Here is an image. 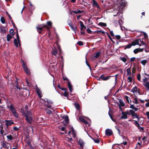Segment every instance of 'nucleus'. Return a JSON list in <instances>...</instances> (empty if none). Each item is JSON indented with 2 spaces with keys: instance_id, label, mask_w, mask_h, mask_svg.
Returning <instances> with one entry per match:
<instances>
[{
  "instance_id": "obj_1",
  "label": "nucleus",
  "mask_w": 149,
  "mask_h": 149,
  "mask_svg": "<svg viewBox=\"0 0 149 149\" xmlns=\"http://www.w3.org/2000/svg\"><path fill=\"white\" fill-rule=\"evenodd\" d=\"M134 94V96L132 97V99L133 100V102L135 104H139L140 102L141 103H143L144 102V101L143 100H142L139 98H138L136 95L137 91V88L135 86L131 90V91Z\"/></svg>"
},
{
  "instance_id": "obj_2",
  "label": "nucleus",
  "mask_w": 149,
  "mask_h": 149,
  "mask_svg": "<svg viewBox=\"0 0 149 149\" xmlns=\"http://www.w3.org/2000/svg\"><path fill=\"white\" fill-rule=\"evenodd\" d=\"M1 147L0 149H9L11 148L10 143L6 141H2L1 142Z\"/></svg>"
},
{
  "instance_id": "obj_3",
  "label": "nucleus",
  "mask_w": 149,
  "mask_h": 149,
  "mask_svg": "<svg viewBox=\"0 0 149 149\" xmlns=\"http://www.w3.org/2000/svg\"><path fill=\"white\" fill-rule=\"evenodd\" d=\"M21 62L22 63V65L23 68L25 71V72L28 75L30 74V72L29 69L27 68L26 66V64L25 62L21 59Z\"/></svg>"
},
{
  "instance_id": "obj_4",
  "label": "nucleus",
  "mask_w": 149,
  "mask_h": 149,
  "mask_svg": "<svg viewBox=\"0 0 149 149\" xmlns=\"http://www.w3.org/2000/svg\"><path fill=\"white\" fill-rule=\"evenodd\" d=\"M26 120L29 123H31L32 122V119L31 118L32 113L30 112H28L25 115Z\"/></svg>"
},
{
  "instance_id": "obj_5",
  "label": "nucleus",
  "mask_w": 149,
  "mask_h": 149,
  "mask_svg": "<svg viewBox=\"0 0 149 149\" xmlns=\"http://www.w3.org/2000/svg\"><path fill=\"white\" fill-rule=\"evenodd\" d=\"M143 85L146 88L147 91H149V81H148V79L145 77L143 80Z\"/></svg>"
},
{
  "instance_id": "obj_6",
  "label": "nucleus",
  "mask_w": 149,
  "mask_h": 149,
  "mask_svg": "<svg viewBox=\"0 0 149 149\" xmlns=\"http://www.w3.org/2000/svg\"><path fill=\"white\" fill-rule=\"evenodd\" d=\"M122 116L121 117V119H126L127 118V115H130V113L128 111H126L125 112L122 111Z\"/></svg>"
},
{
  "instance_id": "obj_7",
  "label": "nucleus",
  "mask_w": 149,
  "mask_h": 149,
  "mask_svg": "<svg viewBox=\"0 0 149 149\" xmlns=\"http://www.w3.org/2000/svg\"><path fill=\"white\" fill-rule=\"evenodd\" d=\"M41 100L43 101L44 102V105L45 106H47L48 108H50L51 106L49 104H48V103H52V101L50 100H48L47 99H45L43 100V99L41 98Z\"/></svg>"
},
{
  "instance_id": "obj_8",
  "label": "nucleus",
  "mask_w": 149,
  "mask_h": 149,
  "mask_svg": "<svg viewBox=\"0 0 149 149\" xmlns=\"http://www.w3.org/2000/svg\"><path fill=\"white\" fill-rule=\"evenodd\" d=\"M10 108L11 111L16 117H17V113L16 112V110L13 107V104H11L10 106Z\"/></svg>"
},
{
  "instance_id": "obj_9",
  "label": "nucleus",
  "mask_w": 149,
  "mask_h": 149,
  "mask_svg": "<svg viewBox=\"0 0 149 149\" xmlns=\"http://www.w3.org/2000/svg\"><path fill=\"white\" fill-rule=\"evenodd\" d=\"M129 112H130V115H131L132 117H134L139 120V118L138 116L133 110L132 109L130 110Z\"/></svg>"
},
{
  "instance_id": "obj_10",
  "label": "nucleus",
  "mask_w": 149,
  "mask_h": 149,
  "mask_svg": "<svg viewBox=\"0 0 149 149\" xmlns=\"http://www.w3.org/2000/svg\"><path fill=\"white\" fill-rule=\"evenodd\" d=\"M71 132L69 131L68 132V133L70 134L71 133V134L72 135V137H75L76 136V132L74 130L73 127H71Z\"/></svg>"
},
{
  "instance_id": "obj_11",
  "label": "nucleus",
  "mask_w": 149,
  "mask_h": 149,
  "mask_svg": "<svg viewBox=\"0 0 149 149\" xmlns=\"http://www.w3.org/2000/svg\"><path fill=\"white\" fill-rule=\"evenodd\" d=\"M113 134L112 131L109 129H107L105 130V134L106 135L109 136Z\"/></svg>"
},
{
  "instance_id": "obj_12",
  "label": "nucleus",
  "mask_w": 149,
  "mask_h": 149,
  "mask_svg": "<svg viewBox=\"0 0 149 149\" xmlns=\"http://www.w3.org/2000/svg\"><path fill=\"white\" fill-rule=\"evenodd\" d=\"M62 117L63 118L65 119L63 121L64 124H67L69 122V119L68 116L67 115H65L62 116Z\"/></svg>"
},
{
  "instance_id": "obj_13",
  "label": "nucleus",
  "mask_w": 149,
  "mask_h": 149,
  "mask_svg": "<svg viewBox=\"0 0 149 149\" xmlns=\"http://www.w3.org/2000/svg\"><path fill=\"white\" fill-rule=\"evenodd\" d=\"M18 42H19V36L18 35V34H17V39H15L14 40V43L15 46V47H18Z\"/></svg>"
},
{
  "instance_id": "obj_14",
  "label": "nucleus",
  "mask_w": 149,
  "mask_h": 149,
  "mask_svg": "<svg viewBox=\"0 0 149 149\" xmlns=\"http://www.w3.org/2000/svg\"><path fill=\"white\" fill-rule=\"evenodd\" d=\"M132 46H135L136 45H139V46H141V45L139 44V40H136L135 41L132 42Z\"/></svg>"
},
{
  "instance_id": "obj_15",
  "label": "nucleus",
  "mask_w": 149,
  "mask_h": 149,
  "mask_svg": "<svg viewBox=\"0 0 149 149\" xmlns=\"http://www.w3.org/2000/svg\"><path fill=\"white\" fill-rule=\"evenodd\" d=\"M5 121L6 122L5 124L7 126H9L14 123L11 120H5Z\"/></svg>"
},
{
  "instance_id": "obj_16",
  "label": "nucleus",
  "mask_w": 149,
  "mask_h": 149,
  "mask_svg": "<svg viewBox=\"0 0 149 149\" xmlns=\"http://www.w3.org/2000/svg\"><path fill=\"white\" fill-rule=\"evenodd\" d=\"M36 91L39 97L40 98H41L42 96L41 95V92L40 91V90L37 87V85H36Z\"/></svg>"
},
{
  "instance_id": "obj_17",
  "label": "nucleus",
  "mask_w": 149,
  "mask_h": 149,
  "mask_svg": "<svg viewBox=\"0 0 149 149\" xmlns=\"http://www.w3.org/2000/svg\"><path fill=\"white\" fill-rule=\"evenodd\" d=\"M118 104L119 105V106H120L123 107L125 106V103L121 99L119 100V102L118 103Z\"/></svg>"
},
{
  "instance_id": "obj_18",
  "label": "nucleus",
  "mask_w": 149,
  "mask_h": 149,
  "mask_svg": "<svg viewBox=\"0 0 149 149\" xmlns=\"http://www.w3.org/2000/svg\"><path fill=\"white\" fill-rule=\"evenodd\" d=\"M143 48H137L135 49L133 52L134 53L136 54L137 53L139 52H143Z\"/></svg>"
},
{
  "instance_id": "obj_19",
  "label": "nucleus",
  "mask_w": 149,
  "mask_h": 149,
  "mask_svg": "<svg viewBox=\"0 0 149 149\" xmlns=\"http://www.w3.org/2000/svg\"><path fill=\"white\" fill-rule=\"evenodd\" d=\"M92 5L94 7H96L98 8H100L99 5L95 0H93Z\"/></svg>"
},
{
  "instance_id": "obj_20",
  "label": "nucleus",
  "mask_w": 149,
  "mask_h": 149,
  "mask_svg": "<svg viewBox=\"0 0 149 149\" xmlns=\"http://www.w3.org/2000/svg\"><path fill=\"white\" fill-rule=\"evenodd\" d=\"M100 55V52H97L95 53V54H94L93 58V59H95L97 58Z\"/></svg>"
},
{
  "instance_id": "obj_21",
  "label": "nucleus",
  "mask_w": 149,
  "mask_h": 149,
  "mask_svg": "<svg viewBox=\"0 0 149 149\" xmlns=\"http://www.w3.org/2000/svg\"><path fill=\"white\" fill-rule=\"evenodd\" d=\"M78 143L80 146L82 148H83L84 143L82 140L80 139L78 141Z\"/></svg>"
},
{
  "instance_id": "obj_22",
  "label": "nucleus",
  "mask_w": 149,
  "mask_h": 149,
  "mask_svg": "<svg viewBox=\"0 0 149 149\" xmlns=\"http://www.w3.org/2000/svg\"><path fill=\"white\" fill-rule=\"evenodd\" d=\"M44 27H36V28L37 29V31L39 33H41V31L42 30V29Z\"/></svg>"
},
{
  "instance_id": "obj_23",
  "label": "nucleus",
  "mask_w": 149,
  "mask_h": 149,
  "mask_svg": "<svg viewBox=\"0 0 149 149\" xmlns=\"http://www.w3.org/2000/svg\"><path fill=\"white\" fill-rule=\"evenodd\" d=\"M68 87L70 91L71 92L72 90V86L71 84L69 82L68 83Z\"/></svg>"
},
{
  "instance_id": "obj_24",
  "label": "nucleus",
  "mask_w": 149,
  "mask_h": 149,
  "mask_svg": "<svg viewBox=\"0 0 149 149\" xmlns=\"http://www.w3.org/2000/svg\"><path fill=\"white\" fill-rule=\"evenodd\" d=\"M117 145L120 146V145H122V148H123V147H124L125 145H126L127 144V142L126 141H125L124 142H123V143H121L118 144H117Z\"/></svg>"
},
{
  "instance_id": "obj_25",
  "label": "nucleus",
  "mask_w": 149,
  "mask_h": 149,
  "mask_svg": "<svg viewBox=\"0 0 149 149\" xmlns=\"http://www.w3.org/2000/svg\"><path fill=\"white\" fill-rule=\"evenodd\" d=\"M12 36L9 34H8L7 36V40L8 41H9L10 39L12 38Z\"/></svg>"
},
{
  "instance_id": "obj_26",
  "label": "nucleus",
  "mask_w": 149,
  "mask_h": 149,
  "mask_svg": "<svg viewBox=\"0 0 149 149\" xmlns=\"http://www.w3.org/2000/svg\"><path fill=\"white\" fill-rule=\"evenodd\" d=\"M119 58L120 60H121L124 63H126L127 61V59L125 58L120 57Z\"/></svg>"
},
{
  "instance_id": "obj_27",
  "label": "nucleus",
  "mask_w": 149,
  "mask_h": 149,
  "mask_svg": "<svg viewBox=\"0 0 149 149\" xmlns=\"http://www.w3.org/2000/svg\"><path fill=\"white\" fill-rule=\"evenodd\" d=\"M6 137L8 141H11L13 139V136L11 135H8Z\"/></svg>"
},
{
  "instance_id": "obj_28",
  "label": "nucleus",
  "mask_w": 149,
  "mask_h": 149,
  "mask_svg": "<svg viewBox=\"0 0 149 149\" xmlns=\"http://www.w3.org/2000/svg\"><path fill=\"white\" fill-rule=\"evenodd\" d=\"M27 132H28L29 130V132L31 131L32 132H33V128L31 126H28L27 127Z\"/></svg>"
},
{
  "instance_id": "obj_29",
  "label": "nucleus",
  "mask_w": 149,
  "mask_h": 149,
  "mask_svg": "<svg viewBox=\"0 0 149 149\" xmlns=\"http://www.w3.org/2000/svg\"><path fill=\"white\" fill-rule=\"evenodd\" d=\"M70 27L71 29L74 31L75 33H76V28L74 27L73 24H71L70 25Z\"/></svg>"
},
{
  "instance_id": "obj_30",
  "label": "nucleus",
  "mask_w": 149,
  "mask_h": 149,
  "mask_svg": "<svg viewBox=\"0 0 149 149\" xmlns=\"http://www.w3.org/2000/svg\"><path fill=\"white\" fill-rule=\"evenodd\" d=\"M98 24L99 25L101 26H107L106 23L102 22H100Z\"/></svg>"
},
{
  "instance_id": "obj_31",
  "label": "nucleus",
  "mask_w": 149,
  "mask_h": 149,
  "mask_svg": "<svg viewBox=\"0 0 149 149\" xmlns=\"http://www.w3.org/2000/svg\"><path fill=\"white\" fill-rule=\"evenodd\" d=\"M127 74L129 75H131V69L130 68H128L127 69Z\"/></svg>"
},
{
  "instance_id": "obj_32",
  "label": "nucleus",
  "mask_w": 149,
  "mask_h": 149,
  "mask_svg": "<svg viewBox=\"0 0 149 149\" xmlns=\"http://www.w3.org/2000/svg\"><path fill=\"white\" fill-rule=\"evenodd\" d=\"M74 104L77 110H79L80 109V106L79 104H76V103H74Z\"/></svg>"
},
{
  "instance_id": "obj_33",
  "label": "nucleus",
  "mask_w": 149,
  "mask_h": 149,
  "mask_svg": "<svg viewBox=\"0 0 149 149\" xmlns=\"http://www.w3.org/2000/svg\"><path fill=\"white\" fill-rule=\"evenodd\" d=\"M73 12L77 14L78 13H82V12L80 10H78L77 11L76 10H74L73 11Z\"/></svg>"
},
{
  "instance_id": "obj_34",
  "label": "nucleus",
  "mask_w": 149,
  "mask_h": 149,
  "mask_svg": "<svg viewBox=\"0 0 149 149\" xmlns=\"http://www.w3.org/2000/svg\"><path fill=\"white\" fill-rule=\"evenodd\" d=\"M1 22L3 24H4L5 23V20L4 18L3 17H1Z\"/></svg>"
},
{
  "instance_id": "obj_35",
  "label": "nucleus",
  "mask_w": 149,
  "mask_h": 149,
  "mask_svg": "<svg viewBox=\"0 0 149 149\" xmlns=\"http://www.w3.org/2000/svg\"><path fill=\"white\" fill-rule=\"evenodd\" d=\"M147 62V61L146 60H143L141 61V63L143 65H145Z\"/></svg>"
},
{
  "instance_id": "obj_36",
  "label": "nucleus",
  "mask_w": 149,
  "mask_h": 149,
  "mask_svg": "<svg viewBox=\"0 0 149 149\" xmlns=\"http://www.w3.org/2000/svg\"><path fill=\"white\" fill-rule=\"evenodd\" d=\"M125 99L127 102L129 103V101H130V99L129 98V97L127 95L125 96Z\"/></svg>"
},
{
  "instance_id": "obj_37",
  "label": "nucleus",
  "mask_w": 149,
  "mask_h": 149,
  "mask_svg": "<svg viewBox=\"0 0 149 149\" xmlns=\"http://www.w3.org/2000/svg\"><path fill=\"white\" fill-rule=\"evenodd\" d=\"M57 53V51L55 49L52 52V54L54 55H56Z\"/></svg>"
},
{
  "instance_id": "obj_38",
  "label": "nucleus",
  "mask_w": 149,
  "mask_h": 149,
  "mask_svg": "<svg viewBox=\"0 0 149 149\" xmlns=\"http://www.w3.org/2000/svg\"><path fill=\"white\" fill-rule=\"evenodd\" d=\"M10 33L11 35H14V30L12 29H11L10 31Z\"/></svg>"
},
{
  "instance_id": "obj_39",
  "label": "nucleus",
  "mask_w": 149,
  "mask_h": 149,
  "mask_svg": "<svg viewBox=\"0 0 149 149\" xmlns=\"http://www.w3.org/2000/svg\"><path fill=\"white\" fill-rule=\"evenodd\" d=\"M45 110L47 113L48 114H51L52 113V112L51 110L47 109H46Z\"/></svg>"
},
{
  "instance_id": "obj_40",
  "label": "nucleus",
  "mask_w": 149,
  "mask_h": 149,
  "mask_svg": "<svg viewBox=\"0 0 149 149\" xmlns=\"http://www.w3.org/2000/svg\"><path fill=\"white\" fill-rule=\"evenodd\" d=\"M132 46V44H128L125 46V47L127 48H130Z\"/></svg>"
},
{
  "instance_id": "obj_41",
  "label": "nucleus",
  "mask_w": 149,
  "mask_h": 149,
  "mask_svg": "<svg viewBox=\"0 0 149 149\" xmlns=\"http://www.w3.org/2000/svg\"><path fill=\"white\" fill-rule=\"evenodd\" d=\"M127 79L128 82H131L132 80V78L130 77H128L127 78Z\"/></svg>"
},
{
  "instance_id": "obj_42",
  "label": "nucleus",
  "mask_w": 149,
  "mask_h": 149,
  "mask_svg": "<svg viewBox=\"0 0 149 149\" xmlns=\"http://www.w3.org/2000/svg\"><path fill=\"white\" fill-rule=\"evenodd\" d=\"M77 43L79 45L82 46L83 45V42L81 41L78 42Z\"/></svg>"
},
{
  "instance_id": "obj_43",
  "label": "nucleus",
  "mask_w": 149,
  "mask_h": 149,
  "mask_svg": "<svg viewBox=\"0 0 149 149\" xmlns=\"http://www.w3.org/2000/svg\"><path fill=\"white\" fill-rule=\"evenodd\" d=\"M93 139V140L96 143H98L100 142V141L98 139Z\"/></svg>"
},
{
  "instance_id": "obj_44",
  "label": "nucleus",
  "mask_w": 149,
  "mask_h": 149,
  "mask_svg": "<svg viewBox=\"0 0 149 149\" xmlns=\"http://www.w3.org/2000/svg\"><path fill=\"white\" fill-rule=\"evenodd\" d=\"M134 122L135 124L136 125V126H137V127H140V125L137 121L135 120Z\"/></svg>"
},
{
  "instance_id": "obj_45",
  "label": "nucleus",
  "mask_w": 149,
  "mask_h": 149,
  "mask_svg": "<svg viewBox=\"0 0 149 149\" xmlns=\"http://www.w3.org/2000/svg\"><path fill=\"white\" fill-rule=\"evenodd\" d=\"M64 95L65 97H68V94L67 93V91H65Z\"/></svg>"
},
{
  "instance_id": "obj_46",
  "label": "nucleus",
  "mask_w": 149,
  "mask_h": 149,
  "mask_svg": "<svg viewBox=\"0 0 149 149\" xmlns=\"http://www.w3.org/2000/svg\"><path fill=\"white\" fill-rule=\"evenodd\" d=\"M79 119L80 120H81V121H82L83 122H84V120H85L84 118L82 117H80L79 118Z\"/></svg>"
},
{
  "instance_id": "obj_47",
  "label": "nucleus",
  "mask_w": 149,
  "mask_h": 149,
  "mask_svg": "<svg viewBox=\"0 0 149 149\" xmlns=\"http://www.w3.org/2000/svg\"><path fill=\"white\" fill-rule=\"evenodd\" d=\"M139 42H140L141 43H142V45H146V43L143 42V40H139Z\"/></svg>"
},
{
  "instance_id": "obj_48",
  "label": "nucleus",
  "mask_w": 149,
  "mask_h": 149,
  "mask_svg": "<svg viewBox=\"0 0 149 149\" xmlns=\"http://www.w3.org/2000/svg\"><path fill=\"white\" fill-rule=\"evenodd\" d=\"M137 78L138 80L139 81H140V80H141V75L140 74H139L137 76Z\"/></svg>"
},
{
  "instance_id": "obj_49",
  "label": "nucleus",
  "mask_w": 149,
  "mask_h": 149,
  "mask_svg": "<svg viewBox=\"0 0 149 149\" xmlns=\"http://www.w3.org/2000/svg\"><path fill=\"white\" fill-rule=\"evenodd\" d=\"M86 65L89 67L90 69V70H91V67L90 65L88 63V61H87L86 60Z\"/></svg>"
},
{
  "instance_id": "obj_50",
  "label": "nucleus",
  "mask_w": 149,
  "mask_h": 149,
  "mask_svg": "<svg viewBox=\"0 0 149 149\" xmlns=\"http://www.w3.org/2000/svg\"><path fill=\"white\" fill-rule=\"evenodd\" d=\"M1 32L3 33H5L6 31L4 27L1 28Z\"/></svg>"
},
{
  "instance_id": "obj_51",
  "label": "nucleus",
  "mask_w": 149,
  "mask_h": 149,
  "mask_svg": "<svg viewBox=\"0 0 149 149\" xmlns=\"http://www.w3.org/2000/svg\"><path fill=\"white\" fill-rule=\"evenodd\" d=\"M111 77V76H108V77H105L104 79V81H106V80H108V79H109V78L110 77Z\"/></svg>"
},
{
  "instance_id": "obj_52",
  "label": "nucleus",
  "mask_w": 149,
  "mask_h": 149,
  "mask_svg": "<svg viewBox=\"0 0 149 149\" xmlns=\"http://www.w3.org/2000/svg\"><path fill=\"white\" fill-rule=\"evenodd\" d=\"M47 24L49 26H51L52 25V23L50 21L47 22Z\"/></svg>"
},
{
  "instance_id": "obj_53",
  "label": "nucleus",
  "mask_w": 149,
  "mask_h": 149,
  "mask_svg": "<svg viewBox=\"0 0 149 149\" xmlns=\"http://www.w3.org/2000/svg\"><path fill=\"white\" fill-rule=\"evenodd\" d=\"M130 108L133 109L135 107L134 106V105L130 104Z\"/></svg>"
},
{
  "instance_id": "obj_54",
  "label": "nucleus",
  "mask_w": 149,
  "mask_h": 149,
  "mask_svg": "<svg viewBox=\"0 0 149 149\" xmlns=\"http://www.w3.org/2000/svg\"><path fill=\"white\" fill-rule=\"evenodd\" d=\"M135 58L134 57L132 58H130V61H135Z\"/></svg>"
},
{
  "instance_id": "obj_55",
  "label": "nucleus",
  "mask_w": 149,
  "mask_h": 149,
  "mask_svg": "<svg viewBox=\"0 0 149 149\" xmlns=\"http://www.w3.org/2000/svg\"><path fill=\"white\" fill-rule=\"evenodd\" d=\"M87 31L88 32V33H91V31L89 28H88L87 29Z\"/></svg>"
},
{
  "instance_id": "obj_56",
  "label": "nucleus",
  "mask_w": 149,
  "mask_h": 149,
  "mask_svg": "<svg viewBox=\"0 0 149 149\" xmlns=\"http://www.w3.org/2000/svg\"><path fill=\"white\" fill-rule=\"evenodd\" d=\"M100 78L104 81V79L105 77H104L103 75H101L100 77Z\"/></svg>"
},
{
  "instance_id": "obj_57",
  "label": "nucleus",
  "mask_w": 149,
  "mask_h": 149,
  "mask_svg": "<svg viewBox=\"0 0 149 149\" xmlns=\"http://www.w3.org/2000/svg\"><path fill=\"white\" fill-rule=\"evenodd\" d=\"M13 129L15 131H17L18 130L19 128L16 127H13Z\"/></svg>"
},
{
  "instance_id": "obj_58",
  "label": "nucleus",
  "mask_w": 149,
  "mask_h": 149,
  "mask_svg": "<svg viewBox=\"0 0 149 149\" xmlns=\"http://www.w3.org/2000/svg\"><path fill=\"white\" fill-rule=\"evenodd\" d=\"M116 37L118 39H119L120 38V36L119 35H116Z\"/></svg>"
},
{
  "instance_id": "obj_59",
  "label": "nucleus",
  "mask_w": 149,
  "mask_h": 149,
  "mask_svg": "<svg viewBox=\"0 0 149 149\" xmlns=\"http://www.w3.org/2000/svg\"><path fill=\"white\" fill-rule=\"evenodd\" d=\"M137 127L139 130H141L142 131L143 130V127H141L140 126V127Z\"/></svg>"
},
{
  "instance_id": "obj_60",
  "label": "nucleus",
  "mask_w": 149,
  "mask_h": 149,
  "mask_svg": "<svg viewBox=\"0 0 149 149\" xmlns=\"http://www.w3.org/2000/svg\"><path fill=\"white\" fill-rule=\"evenodd\" d=\"M146 115L147 116V118L149 119V112L148 111L146 113Z\"/></svg>"
},
{
  "instance_id": "obj_61",
  "label": "nucleus",
  "mask_w": 149,
  "mask_h": 149,
  "mask_svg": "<svg viewBox=\"0 0 149 149\" xmlns=\"http://www.w3.org/2000/svg\"><path fill=\"white\" fill-rule=\"evenodd\" d=\"M141 146V143H140L138 142L136 147H137L139 148Z\"/></svg>"
},
{
  "instance_id": "obj_62",
  "label": "nucleus",
  "mask_w": 149,
  "mask_h": 149,
  "mask_svg": "<svg viewBox=\"0 0 149 149\" xmlns=\"http://www.w3.org/2000/svg\"><path fill=\"white\" fill-rule=\"evenodd\" d=\"M84 123H85L86 125H89V124L88 122L86 121V120H85L84 122H83Z\"/></svg>"
},
{
  "instance_id": "obj_63",
  "label": "nucleus",
  "mask_w": 149,
  "mask_h": 149,
  "mask_svg": "<svg viewBox=\"0 0 149 149\" xmlns=\"http://www.w3.org/2000/svg\"><path fill=\"white\" fill-rule=\"evenodd\" d=\"M144 36L145 38L148 37L147 34L145 33H144Z\"/></svg>"
},
{
  "instance_id": "obj_64",
  "label": "nucleus",
  "mask_w": 149,
  "mask_h": 149,
  "mask_svg": "<svg viewBox=\"0 0 149 149\" xmlns=\"http://www.w3.org/2000/svg\"><path fill=\"white\" fill-rule=\"evenodd\" d=\"M145 106L146 107H149V102H147L145 104Z\"/></svg>"
}]
</instances>
